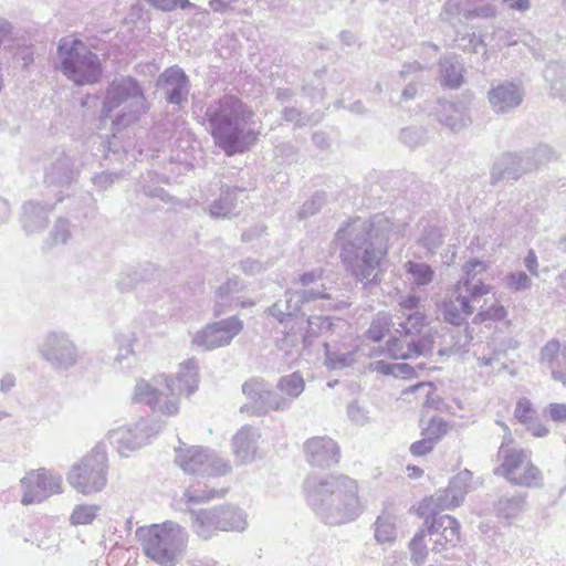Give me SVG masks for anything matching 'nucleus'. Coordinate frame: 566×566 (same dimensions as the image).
<instances>
[{
	"label": "nucleus",
	"instance_id": "obj_1",
	"mask_svg": "<svg viewBox=\"0 0 566 566\" xmlns=\"http://www.w3.org/2000/svg\"><path fill=\"white\" fill-rule=\"evenodd\" d=\"M403 232L402 223H395L385 214H375L369 220L355 218L340 227L335 242L346 270L356 281L367 285L380 282L379 274L387 256L389 244Z\"/></svg>",
	"mask_w": 566,
	"mask_h": 566
},
{
	"label": "nucleus",
	"instance_id": "obj_2",
	"mask_svg": "<svg viewBox=\"0 0 566 566\" xmlns=\"http://www.w3.org/2000/svg\"><path fill=\"white\" fill-rule=\"evenodd\" d=\"M306 501L328 525L355 521L361 513L357 482L347 475H311L304 482Z\"/></svg>",
	"mask_w": 566,
	"mask_h": 566
},
{
	"label": "nucleus",
	"instance_id": "obj_3",
	"mask_svg": "<svg viewBox=\"0 0 566 566\" xmlns=\"http://www.w3.org/2000/svg\"><path fill=\"white\" fill-rule=\"evenodd\" d=\"M205 116L216 145L228 156L248 150L256 140L254 130L247 128L252 112L233 95H224L211 103Z\"/></svg>",
	"mask_w": 566,
	"mask_h": 566
},
{
	"label": "nucleus",
	"instance_id": "obj_4",
	"mask_svg": "<svg viewBox=\"0 0 566 566\" xmlns=\"http://www.w3.org/2000/svg\"><path fill=\"white\" fill-rule=\"evenodd\" d=\"M198 382V363L195 358H190L180 364L175 378L160 374L150 381L137 380L133 400L147 405L154 412L175 416L179 411L180 396L195 392Z\"/></svg>",
	"mask_w": 566,
	"mask_h": 566
},
{
	"label": "nucleus",
	"instance_id": "obj_5",
	"mask_svg": "<svg viewBox=\"0 0 566 566\" xmlns=\"http://www.w3.org/2000/svg\"><path fill=\"white\" fill-rule=\"evenodd\" d=\"M420 296L402 295L398 300L397 315L400 322L396 328L399 337L387 343V352L395 359H410L432 353L433 342L426 331L427 318L419 310Z\"/></svg>",
	"mask_w": 566,
	"mask_h": 566
},
{
	"label": "nucleus",
	"instance_id": "obj_6",
	"mask_svg": "<svg viewBox=\"0 0 566 566\" xmlns=\"http://www.w3.org/2000/svg\"><path fill=\"white\" fill-rule=\"evenodd\" d=\"M486 262L472 259L462 265V276L454 284L451 296L443 301L441 313L443 319L460 326L473 313L472 303L491 292V286L484 283L482 275L488 270Z\"/></svg>",
	"mask_w": 566,
	"mask_h": 566
},
{
	"label": "nucleus",
	"instance_id": "obj_7",
	"mask_svg": "<svg viewBox=\"0 0 566 566\" xmlns=\"http://www.w3.org/2000/svg\"><path fill=\"white\" fill-rule=\"evenodd\" d=\"M146 112V98L138 82L133 77H120L106 90L101 120H112L115 137L117 132L135 124Z\"/></svg>",
	"mask_w": 566,
	"mask_h": 566
},
{
	"label": "nucleus",
	"instance_id": "obj_8",
	"mask_svg": "<svg viewBox=\"0 0 566 566\" xmlns=\"http://www.w3.org/2000/svg\"><path fill=\"white\" fill-rule=\"evenodd\" d=\"M136 535L145 555L160 566H175L187 548V531L172 521L139 527Z\"/></svg>",
	"mask_w": 566,
	"mask_h": 566
},
{
	"label": "nucleus",
	"instance_id": "obj_9",
	"mask_svg": "<svg viewBox=\"0 0 566 566\" xmlns=\"http://www.w3.org/2000/svg\"><path fill=\"white\" fill-rule=\"evenodd\" d=\"M60 71L74 84L83 86L98 82L102 64L98 56L80 39L62 38L57 48Z\"/></svg>",
	"mask_w": 566,
	"mask_h": 566
},
{
	"label": "nucleus",
	"instance_id": "obj_10",
	"mask_svg": "<svg viewBox=\"0 0 566 566\" xmlns=\"http://www.w3.org/2000/svg\"><path fill=\"white\" fill-rule=\"evenodd\" d=\"M107 469L106 452L96 447L81 462L72 467L67 474V482L84 495L97 493L106 486Z\"/></svg>",
	"mask_w": 566,
	"mask_h": 566
},
{
	"label": "nucleus",
	"instance_id": "obj_11",
	"mask_svg": "<svg viewBox=\"0 0 566 566\" xmlns=\"http://www.w3.org/2000/svg\"><path fill=\"white\" fill-rule=\"evenodd\" d=\"M175 462L188 474L202 478H218L231 471L229 461L205 447H187L181 443L175 449Z\"/></svg>",
	"mask_w": 566,
	"mask_h": 566
},
{
	"label": "nucleus",
	"instance_id": "obj_12",
	"mask_svg": "<svg viewBox=\"0 0 566 566\" xmlns=\"http://www.w3.org/2000/svg\"><path fill=\"white\" fill-rule=\"evenodd\" d=\"M497 457L502 460L494 470L497 475L504 476L509 482L520 486H539L542 484L541 471L532 463L528 451L505 447L499 449Z\"/></svg>",
	"mask_w": 566,
	"mask_h": 566
},
{
	"label": "nucleus",
	"instance_id": "obj_13",
	"mask_svg": "<svg viewBox=\"0 0 566 566\" xmlns=\"http://www.w3.org/2000/svg\"><path fill=\"white\" fill-rule=\"evenodd\" d=\"M38 352L41 358L57 371L73 368L80 359L74 340L62 331L46 333L38 345Z\"/></svg>",
	"mask_w": 566,
	"mask_h": 566
},
{
	"label": "nucleus",
	"instance_id": "obj_14",
	"mask_svg": "<svg viewBox=\"0 0 566 566\" xmlns=\"http://www.w3.org/2000/svg\"><path fill=\"white\" fill-rule=\"evenodd\" d=\"M163 427V422L140 418L134 423L111 430L107 440L120 457H128L133 451L149 443Z\"/></svg>",
	"mask_w": 566,
	"mask_h": 566
},
{
	"label": "nucleus",
	"instance_id": "obj_15",
	"mask_svg": "<svg viewBox=\"0 0 566 566\" xmlns=\"http://www.w3.org/2000/svg\"><path fill=\"white\" fill-rule=\"evenodd\" d=\"M22 504L41 503L48 497L62 493V476L46 469L30 471L21 479Z\"/></svg>",
	"mask_w": 566,
	"mask_h": 566
},
{
	"label": "nucleus",
	"instance_id": "obj_16",
	"mask_svg": "<svg viewBox=\"0 0 566 566\" xmlns=\"http://www.w3.org/2000/svg\"><path fill=\"white\" fill-rule=\"evenodd\" d=\"M243 328L242 322L232 316L212 324H209L202 331L193 336V344L205 349H214L229 345L230 342Z\"/></svg>",
	"mask_w": 566,
	"mask_h": 566
},
{
	"label": "nucleus",
	"instance_id": "obj_17",
	"mask_svg": "<svg viewBox=\"0 0 566 566\" xmlns=\"http://www.w3.org/2000/svg\"><path fill=\"white\" fill-rule=\"evenodd\" d=\"M428 534L432 542V552L442 553L460 542V523L451 515H434L431 522L426 520Z\"/></svg>",
	"mask_w": 566,
	"mask_h": 566
},
{
	"label": "nucleus",
	"instance_id": "obj_18",
	"mask_svg": "<svg viewBox=\"0 0 566 566\" xmlns=\"http://www.w3.org/2000/svg\"><path fill=\"white\" fill-rule=\"evenodd\" d=\"M306 461L317 468H329L338 463L340 450L335 440L326 436L313 437L305 441Z\"/></svg>",
	"mask_w": 566,
	"mask_h": 566
},
{
	"label": "nucleus",
	"instance_id": "obj_19",
	"mask_svg": "<svg viewBox=\"0 0 566 566\" xmlns=\"http://www.w3.org/2000/svg\"><path fill=\"white\" fill-rule=\"evenodd\" d=\"M325 286L322 284L321 289H305L303 291H286L284 300H281L286 304V311L296 314L301 306L308 302L317 300L325 301L323 310L325 311H337L348 306V303L344 300L336 301L329 293L325 292Z\"/></svg>",
	"mask_w": 566,
	"mask_h": 566
},
{
	"label": "nucleus",
	"instance_id": "obj_20",
	"mask_svg": "<svg viewBox=\"0 0 566 566\" xmlns=\"http://www.w3.org/2000/svg\"><path fill=\"white\" fill-rule=\"evenodd\" d=\"M536 163L531 161L530 156L516 154H503L493 165L491 171L492 182L500 180H516L523 174L535 170Z\"/></svg>",
	"mask_w": 566,
	"mask_h": 566
},
{
	"label": "nucleus",
	"instance_id": "obj_21",
	"mask_svg": "<svg viewBox=\"0 0 566 566\" xmlns=\"http://www.w3.org/2000/svg\"><path fill=\"white\" fill-rule=\"evenodd\" d=\"M157 85L164 91L168 103L181 105L187 102L189 80L178 66L167 69L158 78Z\"/></svg>",
	"mask_w": 566,
	"mask_h": 566
},
{
	"label": "nucleus",
	"instance_id": "obj_22",
	"mask_svg": "<svg viewBox=\"0 0 566 566\" xmlns=\"http://www.w3.org/2000/svg\"><path fill=\"white\" fill-rule=\"evenodd\" d=\"M523 98V90L512 82L501 83L492 87L488 93L491 108L496 114H505L515 109L522 104Z\"/></svg>",
	"mask_w": 566,
	"mask_h": 566
},
{
	"label": "nucleus",
	"instance_id": "obj_23",
	"mask_svg": "<svg viewBox=\"0 0 566 566\" xmlns=\"http://www.w3.org/2000/svg\"><path fill=\"white\" fill-rule=\"evenodd\" d=\"M431 115L443 126L452 132H460L468 127L471 118L465 107L446 99H438L431 111Z\"/></svg>",
	"mask_w": 566,
	"mask_h": 566
},
{
	"label": "nucleus",
	"instance_id": "obj_24",
	"mask_svg": "<svg viewBox=\"0 0 566 566\" xmlns=\"http://www.w3.org/2000/svg\"><path fill=\"white\" fill-rule=\"evenodd\" d=\"M242 189L230 186H221L220 193L217 198L210 200L206 198L202 202L203 211L207 212L213 219H226L235 216L237 208V192Z\"/></svg>",
	"mask_w": 566,
	"mask_h": 566
},
{
	"label": "nucleus",
	"instance_id": "obj_25",
	"mask_svg": "<svg viewBox=\"0 0 566 566\" xmlns=\"http://www.w3.org/2000/svg\"><path fill=\"white\" fill-rule=\"evenodd\" d=\"M260 432L251 426L242 427L232 439L233 453L240 463L254 460L258 450Z\"/></svg>",
	"mask_w": 566,
	"mask_h": 566
},
{
	"label": "nucleus",
	"instance_id": "obj_26",
	"mask_svg": "<svg viewBox=\"0 0 566 566\" xmlns=\"http://www.w3.org/2000/svg\"><path fill=\"white\" fill-rule=\"evenodd\" d=\"M191 525L193 532L201 538H211L220 526V506L209 510H199L190 512Z\"/></svg>",
	"mask_w": 566,
	"mask_h": 566
},
{
	"label": "nucleus",
	"instance_id": "obj_27",
	"mask_svg": "<svg viewBox=\"0 0 566 566\" xmlns=\"http://www.w3.org/2000/svg\"><path fill=\"white\" fill-rule=\"evenodd\" d=\"M53 206L28 201L23 205L22 227L28 234L39 232L48 226V214Z\"/></svg>",
	"mask_w": 566,
	"mask_h": 566
},
{
	"label": "nucleus",
	"instance_id": "obj_28",
	"mask_svg": "<svg viewBox=\"0 0 566 566\" xmlns=\"http://www.w3.org/2000/svg\"><path fill=\"white\" fill-rule=\"evenodd\" d=\"M74 163L67 155L59 156L45 171V182L49 186H66L75 180Z\"/></svg>",
	"mask_w": 566,
	"mask_h": 566
},
{
	"label": "nucleus",
	"instance_id": "obj_29",
	"mask_svg": "<svg viewBox=\"0 0 566 566\" xmlns=\"http://www.w3.org/2000/svg\"><path fill=\"white\" fill-rule=\"evenodd\" d=\"M242 284L238 279H229L223 285L217 290V304L214 314L221 315L226 312V306L240 305L242 307L253 306V301H241L237 294L241 291Z\"/></svg>",
	"mask_w": 566,
	"mask_h": 566
},
{
	"label": "nucleus",
	"instance_id": "obj_30",
	"mask_svg": "<svg viewBox=\"0 0 566 566\" xmlns=\"http://www.w3.org/2000/svg\"><path fill=\"white\" fill-rule=\"evenodd\" d=\"M269 385L259 378H251L242 385V392L250 401L240 408L241 412L250 411L252 415L261 416V403L265 402Z\"/></svg>",
	"mask_w": 566,
	"mask_h": 566
},
{
	"label": "nucleus",
	"instance_id": "obj_31",
	"mask_svg": "<svg viewBox=\"0 0 566 566\" xmlns=\"http://www.w3.org/2000/svg\"><path fill=\"white\" fill-rule=\"evenodd\" d=\"M525 502V493H504L494 503L495 514L499 518L514 520L523 512Z\"/></svg>",
	"mask_w": 566,
	"mask_h": 566
},
{
	"label": "nucleus",
	"instance_id": "obj_32",
	"mask_svg": "<svg viewBox=\"0 0 566 566\" xmlns=\"http://www.w3.org/2000/svg\"><path fill=\"white\" fill-rule=\"evenodd\" d=\"M463 65L457 57H444L440 62V83L444 87L459 88L463 82Z\"/></svg>",
	"mask_w": 566,
	"mask_h": 566
},
{
	"label": "nucleus",
	"instance_id": "obj_33",
	"mask_svg": "<svg viewBox=\"0 0 566 566\" xmlns=\"http://www.w3.org/2000/svg\"><path fill=\"white\" fill-rule=\"evenodd\" d=\"M453 10H455L457 13L465 20H488L494 18L496 14V8L491 3H483L472 8H467L462 6L459 0H448L446 3V12L448 13Z\"/></svg>",
	"mask_w": 566,
	"mask_h": 566
},
{
	"label": "nucleus",
	"instance_id": "obj_34",
	"mask_svg": "<svg viewBox=\"0 0 566 566\" xmlns=\"http://www.w3.org/2000/svg\"><path fill=\"white\" fill-rule=\"evenodd\" d=\"M544 77L549 84L551 94L566 102V65L552 62L544 70Z\"/></svg>",
	"mask_w": 566,
	"mask_h": 566
},
{
	"label": "nucleus",
	"instance_id": "obj_35",
	"mask_svg": "<svg viewBox=\"0 0 566 566\" xmlns=\"http://www.w3.org/2000/svg\"><path fill=\"white\" fill-rule=\"evenodd\" d=\"M220 523L224 524L220 526L222 532H242L248 525L245 513L231 505L220 506Z\"/></svg>",
	"mask_w": 566,
	"mask_h": 566
},
{
	"label": "nucleus",
	"instance_id": "obj_36",
	"mask_svg": "<svg viewBox=\"0 0 566 566\" xmlns=\"http://www.w3.org/2000/svg\"><path fill=\"white\" fill-rule=\"evenodd\" d=\"M397 517L387 511L382 512L375 522V538L379 544L392 543L397 536Z\"/></svg>",
	"mask_w": 566,
	"mask_h": 566
},
{
	"label": "nucleus",
	"instance_id": "obj_37",
	"mask_svg": "<svg viewBox=\"0 0 566 566\" xmlns=\"http://www.w3.org/2000/svg\"><path fill=\"white\" fill-rule=\"evenodd\" d=\"M376 369L380 370L386 375H392L395 377L401 378H411L418 377L426 369V365L423 363L411 365L409 363L389 364L384 361H377Z\"/></svg>",
	"mask_w": 566,
	"mask_h": 566
},
{
	"label": "nucleus",
	"instance_id": "obj_38",
	"mask_svg": "<svg viewBox=\"0 0 566 566\" xmlns=\"http://www.w3.org/2000/svg\"><path fill=\"white\" fill-rule=\"evenodd\" d=\"M409 280L416 286L429 285L434 277V271L426 263L408 261L403 265Z\"/></svg>",
	"mask_w": 566,
	"mask_h": 566
},
{
	"label": "nucleus",
	"instance_id": "obj_39",
	"mask_svg": "<svg viewBox=\"0 0 566 566\" xmlns=\"http://www.w3.org/2000/svg\"><path fill=\"white\" fill-rule=\"evenodd\" d=\"M305 382L303 377L298 373H292L283 376L277 382V389L284 394L285 398L291 399V403L294 399L301 396L304 391Z\"/></svg>",
	"mask_w": 566,
	"mask_h": 566
},
{
	"label": "nucleus",
	"instance_id": "obj_40",
	"mask_svg": "<svg viewBox=\"0 0 566 566\" xmlns=\"http://www.w3.org/2000/svg\"><path fill=\"white\" fill-rule=\"evenodd\" d=\"M325 364L329 369H343L352 366L355 361V353L352 350L342 352L333 349L328 343H324Z\"/></svg>",
	"mask_w": 566,
	"mask_h": 566
},
{
	"label": "nucleus",
	"instance_id": "obj_41",
	"mask_svg": "<svg viewBox=\"0 0 566 566\" xmlns=\"http://www.w3.org/2000/svg\"><path fill=\"white\" fill-rule=\"evenodd\" d=\"M224 489H207V485H205V489L200 488V482L197 484H191L188 486V489L184 493V497L186 499L187 503H201L207 502L212 499L222 497L226 494Z\"/></svg>",
	"mask_w": 566,
	"mask_h": 566
},
{
	"label": "nucleus",
	"instance_id": "obj_42",
	"mask_svg": "<svg viewBox=\"0 0 566 566\" xmlns=\"http://www.w3.org/2000/svg\"><path fill=\"white\" fill-rule=\"evenodd\" d=\"M99 511L97 504H77L70 515V523L74 526L92 524Z\"/></svg>",
	"mask_w": 566,
	"mask_h": 566
},
{
	"label": "nucleus",
	"instance_id": "obj_43",
	"mask_svg": "<svg viewBox=\"0 0 566 566\" xmlns=\"http://www.w3.org/2000/svg\"><path fill=\"white\" fill-rule=\"evenodd\" d=\"M472 472L468 469L460 471L449 483L450 493H454V503H462L471 488Z\"/></svg>",
	"mask_w": 566,
	"mask_h": 566
},
{
	"label": "nucleus",
	"instance_id": "obj_44",
	"mask_svg": "<svg viewBox=\"0 0 566 566\" xmlns=\"http://www.w3.org/2000/svg\"><path fill=\"white\" fill-rule=\"evenodd\" d=\"M159 176L154 171H147L143 175L139 181L140 190L145 196L150 198H158L161 201L168 202L169 195L160 187L157 186Z\"/></svg>",
	"mask_w": 566,
	"mask_h": 566
},
{
	"label": "nucleus",
	"instance_id": "obj_45",
	"mask_svg": "<svg viewBox=\"0 0 566 566\" xmlns=\"http://www.w3.org/2000/svg\"><path fill=\"white\" fill-rule=\"evenodd\" d=\"M390 316L385 312H380L371 321L370 326L366 332V336L373 342H380L390 331Z\"/></svg>",
	"mask_w": 566,
	"mask_h": 566
},
{
	"label": "nucleus",
	"instance_id": "obj_46",
	"mask_svg": "<svg viewBox=\"0 0 566 566\" xmlns=\"http://www.w3.org/2000/svg\"><path fill=\"white\" fill-rule=\"evenodd\" d=\"M116 342L118 344V354L115 357V364H117L119 368L130 367L135 360L132 337L120 334L117 336Z\"/></svg>",
	"mask_w": 566,
	"mask_h": 566
},
{
	"label": "nucleus",
	"instance_id": "obj_47",
	"mask_svg": "<svg viewBox=\"0 0 566 566\" xmlns=\"http://www.w3.org/2000/svg\"><path fill=\"white\" fill-rule=\"evenodd\" d=\"M426 535V531L420 530L415 534V536L409 543L411 560L416 566H423L427 560L428 548L424 543Z\"/></svg>",
	"mask_w": 566,
	"mask_h": 566
},
{
	"label": "nucleus",
	"instance_id": "obj_48",
	"mask_svg": "<svg viewBox=\"0 0 566 566\" xmlns=\"http://www.w3.org/2000/svg\"><path fill=\"white\" fill-rule=\"evenodd\" d=\"M291 408V399L285 398L270 387L266 392L265 402L261 403V416L271 411H284Z\"/></svg>",
	"mask_w": 566,
	"mask_h": 566
},
{
	"label": "nucleus",
	"instance_id": "obj_49",
	"mask_svg": "<svg viewBox=\"0 0 566 566\" xmlns=\"http://www.w3.org/2000/svg\"><path fill=\"white\" fill-rule=\"evenodd\" d=\"M307 323L308 328L304 335L305 344H311L313 337L328 333L333 328V323L327 316H311Z\"/></svg>",
	"mask_w": 566,
	"mask_h": 566
},
{
	"label": "nucleus",
	"instance_id": "obj_50",
	"mask_svg": "<svg viewBox=\"0 0 566 566\" xmlns=\"http://www.w3.org/2000/svg\"><path fill=\"white\" fill-rule=\"evenodd\" d=\"M504 285L511 292L522 293L531 290L532 279L524 271H514L505 275Z\"/></svg>",
	"mask_w": 566,
	"mask_h": 566
},
{
	"label": "nucleus",
	"instance_id": "obj_51",
	"mask_svg": "<svg viewBox=\"0 0 566 566\" xmlns=\"http://www.w3.org/2000/svg\"><path fill=\"white\" fill-rule=\"evenodd\" d=\"M346 411L349 421L356 427H364L371 422L369 410L358 401L348 403Z\"/></svg>",
	"mask_w": 566,
	"mask_h": 566
},
{
	"label": "nucleus",
	"instance_id": "obj_52",
	"mask_svg": "<svg viewBox=\"0 0 566 566\" xmlns=\"http://www.w3.org/2000/svg\"><path fill=\"white\" fill-rule=\"evenodd\" d=\"M507 315L506 308L495 301L486 308H482L473 318L476 324L484 323L486 321L499 322L505 318Z\"/></svg>",
	"mask_w": 566,
	"mask_h": 566
},
{
	"label": "nucleus",
	"instance_id": "obj_53",
	"mask_svg": "<svg viewBox=\"0 0 566 566\" xmlns=\"http://www.w3.org/2000/svg\"><path fill=\"white\" fill-rule=\"evenodd\" d=\"M70 238V223L65 219H57L50 233V245L64 244Z\"/></svg>",
	"mask_w": 566,
	"mask_h": 566
},
{
	"label": "nucleus",
	"instance_id": "obj_54",
	"mask_svg": "<svg viewBox=\"0 0 566 566\" xmlns=\"http://www.w3.org/2000/svg\"><path fill=\"white\" fill-rule=\"evenodd\" d=\"M326 201L324 192H316L310 200L305 201L298 211L300 219L308 218L322 209Z\"/></svg>",
	"mask_w": 566,
	"mask_h": 566
},
{
	"label": "nucleus",
	"instance_id": "obj_55",
	"mask_svg": "<svg viewBox=\"0 0 566 566\" xmlns=\"http://www.w3.org/2000/svg\"><path fill=\"white\" fill-rule=\"evenodd\" d=\"M400 139L409 147L421 145L426 139V132L420 127H407L400 133Z\"/></svg>",
	"mask_w": 566,
	"mask_h": 566
},
{
	"label": "nucleus",
	"instance_id": "obj_56",
	"mask_svg": "<svg viewBox=\"0 0 566 566\" xmlns=\"http://www.w3.org/2000/svg\"><path fill=\"white\" fill-rule=\"evenodd\" d=\"M525 156L531 157V161L536 163V169L548 163L555 157V151L547 145H539L538 147L524 153Z\"/></svg>",
	"mask_w": 566,
	"mask_h": 566
},
{
	"label": "nucleus",
	"instance_id": "obj_57",
	"mask_svg": "<svg viewBox=\"0 0 566 566\" xmlns=\"http://www.w3.org/2000/svg\"><path fill=\"white\" fill-rule=\"evenodd\" d=\"M562 349L563 347L558 339L548 340L541 349V364L545 366L549 364L556 357V355H558L562 352Z\"/></svg>",
	"mask_w": 566,
	"mask_h": 566
},
{
	"label": "nucleus",
	"instance_id": "obj_58",
	"mask_svg": "<svg viewBox=\"0 0 566 566\" xmlns=\"http://www.w3.org/2000/svg\"><path fill=\"white\" fill-rule=\"evenodd\" d=\"M448 424L440 418H433L423 429V436L434 438V443L447 433Z\"/></svg>",
	"mask_w": 566,
	"mask_h": 566
},
{
	"label": "nucleus",
	"instance_id": "obj_59",
	"mask_svg": "<svg viewBox=\"0 0 566 566\" xmlns=\"http://www.w3.org/2000/svg\"><path fill=\"white\" fill-rule=\"evenodd\" d=\"M150 6L161 11H172L176 8L187 9L193 7L189 0H146Z\"/></svg>",
	"mask_w": 566,
	"mask_h": 566
},
{
	"label": "nucleus",
	"instance_id": "obj_60",
	"mask_svg": "<svg viewBox=\"0 0 566 566\" xmlns=\"http://www.w3.org/2000/svg\"><path fill=\"white\" fill-rule=\"evenodd\" d=\"M535 410L532 408L531 402L523 398L516 403L514 417L522 423L526 424L530 420L534 419Z\"/></svg>",
	"mask_w": 566,
	"mask_h": 566
},
{
	"label": "nucleus",
	"instance_id": "obj_61",
	"mask_svg": "<svg viewBox=\"0 0 566 566\" xmlns=\"http://www.w3.org/2000/svg\"><path fill=\"white\" fill-rule=\"evenodd\" d=\"M120 178V174L117 172H109V171H102L99 174H96L92 181L96 188L99 190H106L108 189L116 180Z\"/></svg>",
	"mask_w": 566,
	"mask_h": 566
},
{
	"label": "nucleus",
	"instance_id": "obj_62",
	"mask_svg": "<svg viewBox=\"0 0 566 566\" xmlns=\"http://www.w3.org/2000/svg\"><path fill=\"white\" fill-rule=\"evenodd\" d=\"M549 370L552 378L555 381L562 382L566 387V346H564V352L562 356H559V360H557Z\"/></svg>",
	"mask_w": 566,
	"mask_h": 566
},
{
	"label": "nucleus",
	"instance_id": "obj_63",
	"mask_svg": "<svg viewBox=\"0 0 566 566\" xmlns=\"http://www.w3.org/2000/svg\"><path fill=\"white\" fill-rule=\"evenodd\" d=\"M268 311L269 314L276 318L280 323H286L295 315L294 313L286 311V304L282 301L275 302L268 308Z\"/></svg>",
	"mask_w": 566,
	"mask_h": 566
},
{
	"label": "nucleus",
	"instance_id": "obj_64",
	"mask_svg": "<svg viewBox=\"0 0 566 566\" xmlns=\"http://www.w3.org/2000/svg\"><path fill=\"white\" fill-rule=\"evenodd\" d=\"M434 438L423 437L421 440L413 442L410 446V452L413 455H426L433 449Z\"/></svg>",
	"mask_w": 566,
	"mask_h": 566
}]
</instances>
